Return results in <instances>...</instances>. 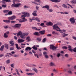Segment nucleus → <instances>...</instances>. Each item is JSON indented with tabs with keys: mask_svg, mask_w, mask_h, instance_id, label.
I'll use <instances>...</instances> for the list:
<instances>
[{
	"mask_svg": "<svg viewBox=\"0 0 76 76\" xmlns=\"http://www.w3.org/2000/svg\"><path fill=\"white\" fill-rule=\"evenodd\" d=\"M28 35V33H24L20 36V37L21 39H25L26 36H27Z\"/></svg>",
	"mask_w": 76,
	"mask_h": 76,
	"instance_id": "f257e3e1",
	"label": "nucleus"
},
{
	"mask_svg": "<svg viewBox=\"0 0 76 76\" xmlns=\"http://www.w3.org/2000/svg\"><path fill=\"white\" fill-rule=\"evenodd\" d=\"M22 14L23 15H23L22 16V17H29V13L26 12H22Z\"/></svg>",
	"mask_w": 76,
	"mask_h": 76,
	"instance_id": "f03ea898",
	"label": "nucleus"
},
{
	"mask_svg": "<svg viewBox=\"0 0 76 76\" xmlns=\"http://www.w3.org/2000/svg\"><path fill=\"white\" fill-rule=\"evenodd\" d=\"M50 49L51 50H55L57 49V47H55L53 45H50Z\"/></svg>",
	"mask_w": 76,
	"mask_h": 76,
	"instance_id": "7ed1b4c3",
	"label": "nucleus"
},
{
	"mask_svg": "<svg viewBox=\"0 0 76 76\" xmlns=\"http://www.w3.org/2000/svg\"><path fill=\"white\" fill-rule=\"evenodd\" d=\"M26 21H27V19H26L25 17H23L22 19L19 20V22H24Z\"/></svg>",
	"mask_w": 76,
	"mask_h": 76,
	"instance_id": "20e7f679",
	"label": "nucleus"
},
{
	"mask_svg": "<svg viewBox=\"0 0 76 76\" xmlns=\"http://www.w3.org/2000/svg\"><path fill=\"white\" fill-rule=\"evenodd\" d=\"M53 29L56 30H57V29H60V28L59 27L57 26V24H55L54 25H53Z\"/></svg>",
	"mask_w": 76,
	"mask_h": 76,
	"instance_id": "39448f33",
	"label": "nucleus"
},
{
	"mask_svg": "<svg viewBox=\"0 0 76 76\" xmlns=\"http://www.w3.org/2000/svg\"><path fill=\"white\" fill-rule=\"evenodd\" d=\"M16 18V16L15 15H13L11 17H10L8 18V19H10L11 20H13Z\"/></svg>",
	"mask_w": 76,
	"mask_h": 76,
	"instance_id": "423d86ee",
	"label": "nucleus"
},
{
	"mask_svg": "<svg viewBox=\"0 0 76 76\" xmlns=\"http://www.w3.org/2000/svg\"><path fill=\"white\" fill-rule=\"evenodd\" d=\"M69 21L70 22H71V23L72 24H74L75 23V20L73 18H72L69 19Z\"/></svg>",
	"mask_w": 76,
	"mask_h": 76,
	"instance_id": "0eeeda50",
	"label": "nucleus"
},
{
	"mask_svg": "<svg viewBox=\"0 0 76 76\" xmlns=\"http://www.w3.org/2000/svg\"><path fill=\"white\" fill-rule=\"evenodd\" d=\"M21 26V24H17L13 26H12V28H19Z\"/></svg>",
	"mask_w": 76,
	"mask_h": 76,
	"instance_id": "6e6552de",
	"label": "nucleus"
},
{
	"mask_svg": "<svg viewBox=\"0 0 76 76\" xmlns=\"http://www.w3.org/2000/svg\"><path fill=\"white\" fill-rule=\"evenodd\" d=\"M39 47V45H34L32 47V48L34 49V50H38V48L37 47Z\"/></svg>",
	"mask_w": 76,
	"mask_h": 76,
	"instance_id": "1a4fd4ad",
	"label": "nucleus"
},
{
	"mask_svg": "<svg viewBox=\"0 0 76 76\" xmlns=\"http://www.w3.org/2000/svg\"><path fill=\"white\" fill-rule=\"evenodd\" d=\"M56 31H59L60 33H64V32H66V31L64 29L61 30L60 29H59V30L56 29Z\"/></svg>",
	"mask_w": 76,
	"mask_h": 76,
	"instance_id": "9d476101",
	"label": "nucleus"
},
{
	"mask_svg": "<svg viewBox=\"0 0 76 76\" xmlns=\"http://www.w3.org/2000/svg\"><path fill=\"white\" fill-rule=\"evenodd\" d=\"M50 1L54 3H59L60 2L61 0H50Z\"/></svg>",
	"mask_w": 76,
	"mask_h": 76,
	"instance_id": "9b49d317",
	"label": "nucleus"
},
{
	"mask_svg": "<svg viewBox=\"0 0 76 76\" xmlns=\"http://www.w3.org/2000/svg\"><path fill=\"white\" fill-rule=\"evenodd\" d=\"M46 25L47 26H49V25L53 26V23L51 22H48L46 23Z\"/></svg>",
	"mask_w": 76,
	"mask_h": 76,
	"instance_id": "f8f14e48",
	"label": "nucleus"
},
{
	"mask_svg": "<svg viewBox=\"0 0 76 76\" xmlns=\"http://www.w3.org/2000/svg\"><path fill=\"white\" fill-rule=\"evenodd\" d=\"M42 8L43 9H44V8H45V9H47V10H49V9H50V6L48 5H46L45 6H43L42 7Z\"/></svg>",
	"mask_w": 76,
	"mask_h": 76,
	"instance_id": "ddd939ff",
	"label": "nucleus"
},
{
	"mask_svg": "<svg viewBox=\"0 0 76 76\" xmlns=\"http://www.w3.org/2000/svg\"><path fill=\"white\" fill-rule=\"evenodd\" d=\"M10 44L11 45V46H13L15 45L14 42L12 40H11L9 42Z\"/></svg>",
	"mask_w": 76,
	"mask_h": 76,
	"instance_id": "4468645a",
	"label": "nucleus"
},
{
	"mask_svg": "<svg viewBox=\"0 0 76 76\" xmlns=\"http://www.w3.org/2000/svg\"><path fill=\"white\" fill-rule=\"evenodd\" d=\"M26 40H27V42H29L31 41V39L30 38L29 36H28V37L26 38Z\"/></svg>",
	"mask_w": 76,
	"mask_h": 76,
	"instance_id": "2eb2a0df",
	"label": "nucleus"
},
{
	"mask_svg": "<svg viewBox=\"0 0 76 76\" xmlns=\"http://www.w3.org/2000/svg\"><path fill=\"white\" fill-rule=\"evenodd\" d=\"M36 13H37V11H35L32 13V15L34 16H37V14Z\"/></svg>",
	"mask_w": 76,
	"mask_h": 76,
	"instance_id": "dca6fc26",
	"label": "nucleus"
},
{
	"mask_svg": "<svg viewBox=\"0 0 76 76\" xmlns=\"http://www.w3.org/2000/svg\"><path fill=\"white\" fill-rule=\"evenodd\" d=\"M18 41L19 43H21V42H24L25 40H23V39H19L18 40Z\"/></svg>",
	"mask_w": 76,
	"mask_h": 76,
	"instance_id": "f3484780",
	"label": "nucleus"
},
{
	"mask_svg": "<svg viewBox=\"0 0 76 76\" xmlns=\"http://www.w3.org/2000/svg\"><path fill=\"white\" fill-rule=\"evenodd\" d=\"M3 21L4 22H5L6 23H10V20L9 19V20H3Z\"/></svg>",
	"mask_w": 76,
	"mask_h": 76,
	"instance_id": "a211bd4d",
	"label": "nucleus"
},
{
	"mask_svg": "<svg viewBox=\"0 0 76 76\" xmlns=\"http://www.w3.org/2000/svg\"><path fill=\"white\" fill-rule=\"evenodd\" d=\"M5 1L6 2H12V1L10 0H3L2 1V3H5Z\"/></svg>",
	"mask_w": 76,
	"mask_h": 76,
	"instance_id": "6ab92c4d",
	"label": "nucleus"
},
{
	"mask_svg": "<svg viewBox=\"0 0 76 76\" xmlns=\"http://www.w3.org/2000/svg\"><path fill=\"white\" fill-rule=\"evenodd\" d=\"M70 2L72 4H76V0H72V1H71Z\"/></svg>",
	"mask_w": 76,
	"mask_h": 76,
	"instance_id": "aec40b11",
	"label": "nucleus"
},
{
	"mask_svg": "<svg viewBox=\"0 0 76 76\" xmlns=\"http://www.w3.org/2000/svg\"><path fill=\"white\" fill-rule=\"evenodd\" d=\"M33 34L34 35H36V36H39V35H40V34L38 32H35L33 33Z\"/></svg>",
	"mask_w": 76,
	"mask_h": 76,
	"instance_id": "412c9836",
	"label": "nucleus"
},
{
	"mask_svg": "<svg viewBox=\"0 0 76 76\" xmlns=\"http://www.w3.org/2000/svg\"><path fill=\"white\" fill-rule=\"evenodd\" d=\"M32 29H35V30H37V31H40V30H41L40 29L37 28L35 27H32Z\"/></svg>",
	"mask_w": 76,
	"mask_h": 76,
	"instance_id": "4be33fe9",
	"label": "nucleus"
},
{
	"mask_svg": "<svg viewBox=\"0 0 76 76\" xmlns=\"http://www.w3.org/2000/svg\"><path fill=\"white\" fill-rule=\"evenodd\" d=\"M32 70H34V72H35L37 73L38 72V69H37V68H35L33 69Z\"/></svg>",
	"mask_w": 76,
	"mask_h": 76,
	"instance_id": "5701e85b",
	"label": "nucleus"
},
{
	"mask_svg": "<svg viewBox=\"0 0 76 76\" xmlns=\"http://www.w3.org/2000/svg\"><path fill=\"white\" fill-rule=\"evenodd\" d=\"M21 5L20 3H17L15 4V7H19Z\"/></svg>",
	"mask_w": 76,
	"mask_h": 76,
	"instance_id": "b1692460",
	"label": "nucleus"
},
{
	"mask_svg": "<svg viewBox=\"0 0 76 76\" xmlns=\"http://www.w3.org/2000/svg\"><path fill=\"white\" fill-rule=\"evenodd\" d=\"M35 74L34 73H27L26 75H29V76H32Z\"/></svg>",
	"mask_w": 76,
	"mask_h": 76,
	"instance_id": "393cba45",
	"label": "nucleus"
},
{
	"mask_svg": "<svg viewBox=\"0 0 76 76\" xmlns=\"http://www.w3.org/2000/svg\"><path fill=\"white\" fill-rule=\"evenodd\" d=\"M4 45H3L0 48V51H3L4 50Z\"/></svg>",
	"mask_w": 76,
	"mask_h": 76,
	"instance_id": "a878e982",
	"label": "nucleus"
},
{
	"mask_svg": "<svg viewBox=\"0 0 76 76\" xmlns=\"http://www.w3.org/2000/svg\"><path fill=\"white\" fill-rule=\"evenodd\" d=\"M32 49V48H30V47H27L25 49L26 51H28V50H29V51H31V50Z\"/></svg>",
	"mask_w": 76,
	"mask_h": 76,
	"instance_id": "bb28decb",
	"label": "nucleus"
},
{
	"mask_svg": "<svg viewBox=\"0 0 76 76\" xmlns=\"http://www.w3.org/2000/svg\"><path fill=\"white\" fill-rule=\"evenodd\" d=\"M5 47L7 50L9 48V45L5 43L4 44Z\"/></svg>",
	"mask_w": 76,
	"mask_h": 76,
	"instance_id": "cd10ccee",
	"label": "nucleus"
},
{
	"mask_svg": "<svg viewBox=\"0 0 76 76\" xmlns=\"http://www.w3.org/2000/svg\"><path fill=\"white\" fill-rule=\"evenodd\" d=\"M35 20H36L37 21V22H41V20L38 17H36L35 18Z\"/></svg>",
	"mask_w": 76,
	"mask_h": 76,
	"instance_id": "c85d7f7f",
	"label": "nucleus"
},
{
	"mask_svg": "<svg viewBox=\"0 0 76 76\" xmlns=\"http://www.w3.org/2000/svg\"><path fill=\"white\" fill-rule=\"evenodd\" d=\"M17 34V36H19V35H21L22 34V32L21 31H19L18 32Z\"/></svg>",
	"mask_w": 76,
	"mask_h": 76,
	"instance_id": "c756f323",
	"label": "nucleus"
},
{
	"mask_svg": "<svg viewBox=\"0 0 76 76\" xmlns=\"http://www.w3.org/2000/svg\"><path fill=\"white\" fill-rule=\"evenodd\" d=\"M68 48H69V51H70L72 52V50H73V49L72 48V47L70 45L68 46Z\"/></svg>",
	"mask_w": 76,
	"mask_h": 76,
	"instance_id": "7c9ffc66",
	"label": "nucleus"
},
{
	"mask_svg": "<svg viewBox=\"0 0 76 76\" xmlns=\"http://www.w3.org/2000/svg\"><path fill=\"white\" fill-rule=\"evenodd\" d=\"M45 30H43L42 31H39V33H40L42 34H45Z\"/></svg>",
	"mask_w": 76,
	"mask_h": 76,
	"instance_id": "2f4dec72",
	"label": "nucleus"
},
{
	"mask_svg": "<svg viewBox=\"0 0 76 76\" xmlns=\"http://www.w3.org/2000/svg\"><path fill=\"white\" fill-rule=\"evenodd\" d=\"M16 45V47L17 48V50H19V49H20V50H21V48H19V47H18V44H15Z\"/></svg>",
	"mask_w": 76,
	"mask_h": 76,
	"instance_id": "473e14b6",
	"label": "nucleus"
},
{
	"mask_svg": "<svg viewBox=\"0 0 76 76\" xmlns=\"http://www.w3.org/2000/svg\"><path fill=\"white\" fill-rule=\"evenodd\" d=\"M53 35H58V34L55 31H53L52 32Z\"/></svg>",
	"mask_w": 76,
	"mask_h": 76,
	"instance_id": "72a5a7b5",
	"label": "nucleus"
},
{
	"mask_svg": "<svg viewBox=\"0 0 76 76\" xmlns=\"http://www.w3.org/2000/svg\"><path fill=\"white\" fill-rule=\"evenodd\" d=\"M4 38H7L8 37V35H7V34H6V33H4Z\"/></svg>",
	"mask_w": 76,
	"mask_h": 76,
	"instance_id": "f704fd0d",
	"label": "nucleus"
},
{
	"mask_svg": "<svg viewBox=\"0 0 76 76\" xmlns=\"http://www.w3.org/2000/svg\"><path fill=\"white\" fill-rule=\"evenodd\" d=\"M11 7H16V4H15V3H14V4L11 5Z\"/></svg>",
	"mask_w": 76,
	"mask_h": 76,
	"instance_id": "c9c22d12",
	"label": "nucleus"
},
{
	"mask_svg": "<svg viewBox=\"0 0 76 76\" xmlns=\"http://www.w3.org/2000/svg\"><path fill=\"white\" fill-rule=\"evenodd\" d=\"M62 6L63 7H64V8H65L66 9L67 8V5H66L65 4H63L62 5Z\"/></svg>",
	"mask_w": 76,
	"mask_h": 76,
	"instance_id": "e433bc0d",
	"label": "nucleus"
},
{
	"mask_svg": "<svg viewBox=\"0 0 76 76\" xmlns=\"http://www.w3.org/2000/svg\"><path fill=\"white\" fill-rule=\"evenodd\" d=\"M54 63L53 62H50V66H54Z\"/></svg>",
	"mask_w": 76,
	"mask_h": 76,
	"instance_id": "4c0bfd02",
	"label": "nucleus"
},
{
	"mask_svg": "<svg viewBox=\"0 0 76 76\" xmlns=\"http://www.w3.org/2000/svg\"><path fill=\"white\" fill-rule=\"evenodd\" d=\"M1 6L2 7H3L4 8H6V7H7V5H6V4H2Z\"/></svg>",
	"mask_w": 76,
	"mask_h": 76,
	"instance_id": "58836bf2",
	"label": "nucleus"
},
{
	"mask_svg": "<svg viewBox=\"0 0 76 76\" xmlns=\"http://www.w3.org/2000/svg\"><path fill=\"white\" fill-rule=\"evenodd\" d=\"M37 40L39 42H40L41 41V39L40 37H37Z\"/></svg>",
	"mask_w": 76,
	"mask_h": 76,
	"instance_id": "ea45409f",
	"label": "nucleus"
},
{
	"mask_svg": "<svg viewBox=\"0 0 76 76\" xmlns=\"http://www.w3.org/2000/svg\"><path fill=\"white\" fill-rule=\"evenodd\" d=\"M7 64H9L10 63V61L9 59L7 60L6 61Z\"/></svg>",
	"mask_w": 76,
	"mask_h": 76,
	"instance_id": "a19ab883",
	"label": "nucleus"
},
{
	"mask_svg": "<svg viewBox=\"0 0 76 76\" xmlns=\"http://www.w3.org/2000/svg\"><path fill=\"white\" fill-rule=\"evenodd\" d=\"M34 1L35 2H38L40 4L41 3V1H40V0H35Z\"/></svg>",
	"mask_w": 76,
	"mask_h": 76,
	"instance_id": "79ce46f5",
	"label": "nucleus"
},
{
	"mask_svg": "<svg viewBox=\"0 0 76 76\" xmlns=\"http://www.w3.org/2000/svg\"><path fill=\"white\" fill-rule=\"evenodd\" d=\"M9 12V10H4L3 11V12L4 13H7V12Z\"/></svg>",
	"mask_w": 76,
	"mask_h": 76,
	"instance_id": "37998d69",
	"label": "nucleus"
},
{
	"mask_svg": "<svg viewBox=\"0 0 76 76\" xmlns=\"http://www.w3.org/2000/svg\"><path fill=\"white\" fill-rule=\"evenodd\" d=\"M64 56L65 57H66V58H68L69 57V55L67 54H66L64 55Z\"/></svg>",
	"mask_w": 76,
	"mask_h": 76,
	"instance_id": "c03bdc74",
	"label": "nucleus"
},
{
	"mask_svg": "<svg viewBox=\"0 0 76 76\" xmlns=\"http://www.w3.org/2000/svg\"><path fill=\"white\" fill-rule=\"evenodd\" d=\"M12 14V12L11 11H10L8 13V14L9 15H10Z\"/></svg>",
	"mask_w": 76,
	"mask_h": 76,
	"instance_id": "a18cd8bd",
	"label": "nucleus"
},
{
	"mask_svg": "<svg viewBox=\"0 0 76 76\" xmlns=\"http://www.w3.org/2000/svg\"><path fill=\"white\" fill-rule=\"evenodd\" d=\"M72 51H74V52H76V48H74L73 49H72L71 52H72Z\"/></svg>",
	"mask_w": 76,
	"mask_h": 76,
	"instance_id": "49530a36",
	"label": "nucleus"
},
{
	"mask_svg": "<svg viewBox=\"0 0 76 76\" xmlns=\"http://www.w3.org/2000/svg\"><path fill=\"white\" fill-rule=\"evenodd\" d=\"M48 10L49 12H53V9H50L49 8V10Z\"/></svg>",
	"mask_w": 76,
	"mask_h": 76,
	"instance_id": "de8ad7c7",
	"label": "nucleus"
},
{
	"mask_svg": "<svg viewBox=\"0 0 76 76\" xmlns=\"http://www.w3.org/2000/svg\"><path fill=\"white\" fill-rule=\"evenodd\" d=\"M43 54L44 56L47 55V53L46 52H43Z\"/></svg>",
	"mask_w": 76,
	"mask_h": 76,
	"instance_id": "09e8293b",
	"label": "nucleus"
},
{
	"mask_svg": "<svg viewBox=\"0 0 76 76\" xmlns=\"http://www.w3.org/2000/svg\"><path fill=\"white\" fill-rule=\"evenodd\" d=\"M46 41V38H44L42 40L43 42H45Z\"/></svg>",
	"mask_w": 76,
	"mask_h": 76,
	"instance_id": "8fccbe9b",
	"label": "nucleus"
},
{
	"mask_svg": "<svg viewBox=\"0 0 76 76\" xmlns=\"http://www.w3.org/2000/svg\"><path fill=\"white\" fill-rule=\"evenodd\" d=\"M44 56L46 58H49L48 56L47 55H45Z\"/></svg>",
	"mask_w": 76,
	"mask_h": 76,
	"instance_id": "3c124183",
	"label": "nucleus"
},
{
	"mask_svg": "<svg viewBox=\"0 0 76 76\" xmlns=\"http://www.w3.org/2000/svg\"><path fill=\"white\" fill-rule=\"evenodd\" d=\"M44 23H42L40 25V26H43V27H44Z\"/></svg>",
	"mask_w": 76,
	"mask_h": 76,
	"instance_id": "603ef678",
	"label": "nucleus"
},
{
	"mask_svg": "<svg viewBox=\"0 0 76 76\" xmlns=\"http://www.w3.org/2000/svg\"><path fill=\"white\" fill-rule=\"evenodd\" d=\"M5 56L6 57H7L8 56V57H10V56L9 55V53H7L6 54V55H5Z\"/></svg>",
	"mask_w": 76,
	"mask_h": 76,
	"instance_id": "864d4df0",
	"label": "nucleus"
},
{
	"mask_svg": "<svg viewBox=\"0 0 76 76\" xmlns=\"http://www.w3.org/2000/svg\"><path fill=\"white\" fill-rule=\"evenodd\" d=\"M63 37H66V34L65 33H64L62 34Z\"/></svg>",
	"mask_w": 76,
	"mask_h": 76,
	"instance_id": "5fc2aeb1",
	"label": "nucleus"
},
{
	"mask_svg": "<svg viewBox=\"0 0 76 76\" xmlns=\"http://www.w3.org/2000/svg\"><path fill=\"white\" fill-rule=\"evenodd\" d=\"M60 53H58L57 55L56 56L57 57H60Z\"/></svg>",
	"mask_w": 76,
	"mask_h": 76,
	"instance_id": "6e6d98bb",
	"label": "nucleus"
},
{
	"mask_svg": "<svg viewBox=\"0 0 76 76\" xmlns=\"http://www.w3.org/2000/svg\"><path fill=\"white\" fill-rule=\"evenodd\" d=\"M11 23H16V21H11Z\"/></svg>",
	"mask_w": 76,
	"mask_h": 76,
	"instance_id": "4d7b16f0",
	"label": "nucleus"
},
{
	"mask_svg": "<svg viewBox=\"0 0 76 76\" xmlns=\"http://www.w3.org/2000/svg\"><path fill=\"white\" fill-rule=\"evenodd\" d=\"M15 57H18L19 56L18 55H15L14 56Z\"/></svg>",
	"mask_w": 76,
	"mask_h": 76,
	"instance_id": "13d9d810",
	"label": "nucleus"
},
{
	"mask_svg": "<svg viewBox=\"0 0 76 76\" xmlns=\"http://www.w3.org/2000/svg\"><path fill=\"white\" fill-rule=\"evenodd\" d=\"M62 48L63 49H67V48L66 46H64L63 48Z\"/></svg>",
	"mask_w": 76,
	"mask_h": 76,
	"instance_id": "bf43d9fd",
	"label": "nucleus"
},
{
	"mask_svg": "<svg viewBox=\"0 0 76 76\" xmlns=\"http://www.w3.org/2000/svg\"><path fill=\"white\" fill-rule=\"evenodd\" d=\"M24 8H29V6H28L25 5L24 7Z\"/></svg>",
	"mask_w": 76,
	"mask_h": 76,
	"instance_id": "052dcab7",
	"label": "nucleus"
},
{
	"mask_svg": "<svg viewBox=\"0 0 76 76\" xmlns=\"http://www.w3.org/2000/svg\"><path fill=\"white\" fill-rule=\"evenodd\" d=\"M4 28L5 29H7V28H8V26H4Z\"/></svg>",
	"mask_w": 76,
	"mask_h": 76,
	"instance_id": "680f3d73",
	"label": "nucleus"
},
{
	"mask_svg": "<svg viewBox=\"0 0 76 76\" xmlns=\"http://www.w3.org/2000/svg\"><path fill=\"white\" fill-rule=\"evenodd\" d=\"M54 7H57V8H59V7L57 5H55L54 6Z\"/></svg>",
	"mask_w": 76,
	"mask_h": 76,
	"instance_id": "e2e57ef3",
	"label": "nucleus"
},
{
	"mask_svg": "<svg viewBox=\"0 0 76 76\" xmlns=\"http://www.w3.org/2000/svg\"><path fill=\"white\" fill-rule=\"evenodd\" d=\"M34 56H35V57H37V58H39L38 56V55L37 54H34Z\"/></svg>",
	"mask_w": 76,
	"mask_h": 76,
	"instance_id": "0e129e2a",
	"label": "nucleus"
},
{
	"mask_svg": "<svg viewBox=\"0 0 76 76\" xmlns=\"http://www.w3.org/2000/svg\"><path fill=\"white\" fill-rule=\"evenodd\" d=\"M69 13V12H64V14L65 15H67Z\"/></svg>",
	"mask_w": 76,
	"mask_h": 76,
	"instance_id": "69168bd1",
	"label": "nucleus"
},
{
	"mask_svg": "<svg viewBox=\"0 0 76 76\" xmlns=\"http://www.w3.org/2000/svg\"><path fill=\"white\" fill-rule=\"evenodd\" d=\"M34 4H37V5H40V3L38 4L36 2H34Z\"/></svg>",
	"mask_w": 76,
	"mask_h": 76,
	"instance_id": "338daca9",
	"label": "nucleus"
},
{
	"mask_svg": "<svg viewBox=\"0 0 76 76\" xmlns=\"http://www.w3.org/2000/svg\"><path fill=\"white\" fill-rule=\"evenodd\" d=\"M72 38H73V39H74L75 40H76V37H74V36H73L72 37Z\"/></svg>",
	"mask_w": 76,
	"mask_h": 76,
	"instance_id": "774afa93",
	"label": "nucleus"
}]
</instances>
